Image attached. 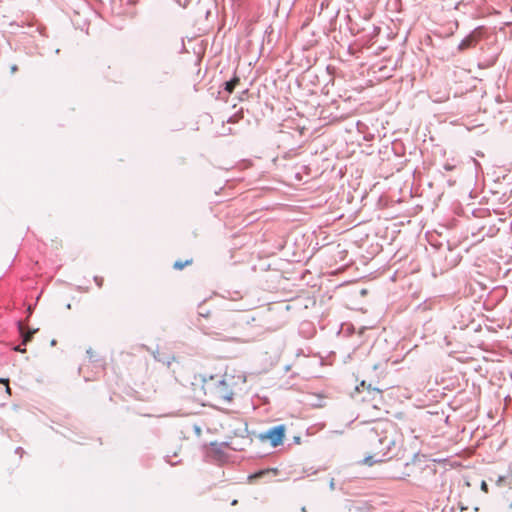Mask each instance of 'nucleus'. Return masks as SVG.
Listing matches in <instances>:
<instances>
[{"instance_id": "obj_1", "label": "nucleus", "mask_w": 512, "mask_h": 512, "mask_svg": "<svg viewBox=\"0 0 512 512\" xmlns=\"http://www.w3.org/2000/svg\"><path fill=\"white\" fill-rule=\"evenodd\" d=\"M237 381L231 374L199 375L192 382L193 397L205 404H222L230 402L236 393Z\"/></svg>"}, {"instance_id": "obj_3", "label": "nucleus", "mask_w": 512, "mask_h": 512, "mask_svg": "<svg viewBox=\"0 0 512 512\" xmlns=\"http://www.w3.org/2000/svg\"><path fill=\"white\" fill-rule=\"evenodd\" d=\"M367 390L368 398L364 397L362 400L365 402H371V405L375 409H380V405L383 402V394L380 389L372 388L370 385H366L365 381H362L356 386V391L364 392Z\"/></svg>"}, {"instance_id": "obj_4", "label": "nucleus", "mask_w": 512, "mask_h": 512, "mask_svg": "<svg viewBox=\"0 0 512 512\" xmlns=\"http://www.w3.org/2000/svg\"><path fill=\"white\" fill-rule=\"evenodd\" d=\"M19 332L22 336V344L26 345L28 342H30L33 338V335L38 331V329H28L26 330L23 323H19Z\"/></svg>"}, {"instance_id": "obj_12", "label": "nucleus", "mask_w": 512, "mask_h": 512, "mask_svg": "<svg viewBox=\"0 0 512 512\" xmlns=\"http://www.w3.org/2000/svg\"><path fill=\"white\" fill-rule=\"evenodd\" d=\"M6 392L8 395H11V388L9 385H6Z\"/></svg>"}, {"instance_id": "obj_10", "label": "nucleus", "mask_w": 512, "mask_h": 512, "mask_svg": "<svg viewBox=\"0 0 512 512\" xmlns=\"http://www.w3.org/2000/svg\"><path fill=\"white\" fill-rule=\"evenodd\" d=\"M95 281H96V283H97V285H98L99 287H101V286H102V283H103V279H102V278H100V279H99L98 277H96V278H95Z\"/></svg>"}, {"instance_id": "obj_5", "label": "nucleus", "mask_w": 512, "mask_h": 512, "mask_svg": "<svg viewBox=\"0 0 512 512\" xmlns=\"http://www.w3.org/2000/svg\"><path fill=\"white\" fill-rule=\"evenodd\" d=\"M240 79L237 76H234L230 81L226 82L225 84V90L228 93H232L235 89V87L239 84Z\"/></svg>"}, {"instance_id": "obj_2", "label": "nucleus", "mask_w": 512, "mask_h": 512, "mask_svg": "<svg viewBox=\"0 0 512 512\" xmlns=\"http://www.w3.org/2000/svg\"><path fill=\"white\" fill-rule=\"evenodd\" d=\"M286 434L285 425L271 427L265 433L260 434L261 441H268L272 447H278L283 444Z\"/></svg>"}, {"instance_id": "obj_11", "label": "nucleus", "mask_w": 512, "mask_h": 512, "mask_svg": "<svg viewBox=\"0 0 512 512\" xmlns=\"http://www.w3.org/2000/svg\"><path fill=\"white\" fill-rule=\"evenodd\" d=\"M15 350H16V351H19V352H22V353H24V352L26 351V349H22V347H20V346H17V347L15 348Z\"/></svg>"}, {"instance_id": "obj_9", "label": "nucleus", "mask_w": 512, "mask_h": 512, "mask_svg": "<svg viewBox=\"0 0 512 512\" xmlns=\"http://www.w3.org/2000/svg\"><path fill=\"white\" fill-rule=\"evenodd\" d=\"M0 383L4 384L5 386H6V385H9V379H7V378H1V379H0Z\"/></svg>"}, {"instance_id": "obj_7", "label": "nucleus", "mask_w": 512, "mask_h": 512, "mask_svg": "<svg viewBox=\"0 0 512 512\" xmlns=\"http://www.w3.org/2000/svg\"><path fill=\"white\" fill-rule=\"evenodd\" d=\"M472 39L471 38H466L464 39L460 44H459V50L460 51H463L465 49H467L468 47H470L471 43H472Z\"/></svg>"}, {"instance_id": "obj_6", "label": "nucleus", "mask_w": 512, "mask_h": 512, "mask_svg": "<svg viewBox=\"0 0 512 512\" xmlns=\"http://www.w3.org/2000/svg\"><path fill=\"white\" fill-rule=\"evenodd\" d=\"M192 263V259L190 260H186V261H176L173 265V267L177 270H182L184 267H186L187 265H190Z\"/></svg>"}, {"instance_id": "obj_8", "label": "nucleus", "mask_w": 512, "mask_h": 512, "mask_svg": "<svg viewBox=\"0 0 512 512\" xmlns=\"http://www.w3.org/2000/svg\"><path fill=\"white\" fill-rule=\"evenodd\" d=\"M481 490L484 491L485 493H488V485L485 481H482L481 483Z\"/></svg>"}]
</instances>
